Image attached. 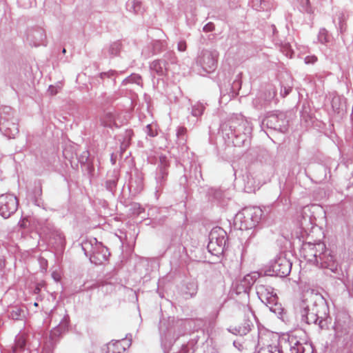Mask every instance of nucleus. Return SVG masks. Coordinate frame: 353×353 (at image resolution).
<instances>
[{
	"mask_svg": "<svg viewBox=\"0 0 353 353\" xmlns=\"http://www.w3.org/2000/svg\"><path fill=\"white\" fill-rule=\"evenodd\" d=\"M262 213L258 207L245 208L236 214L234 224L241 230L251 229L259 222Z\"/></svg>",
	"mask_w": 353,
	"mask_h": 353,
	"instance_id": "1",
	"label": "nucleus"
},
{
	"mask_svg": "<svg viewBox=\"0 0 353 353\" xmlns=\"http://www.w3.org/2000/svg\"><path fill=\"white\" fill-rule=\"evenodd\" d=\"M18 208L17 198L11 194L0 196V214L5 219L11 216Z\"/></svg>",
	"mask_w": 353,
	"mask_h": 353,
	"instance_id": "2",
	"label": "nucleus"
},
{
	"mask_svg": "<svg viewBox=\"0 0 353 353\" xmlns=\"http://www.w3.org/2000/svg\"><path fill=\"white\" fill-rule=\"evenodd\" d=\"M225 245V232L219 228L213 230L210 235V242L208 245V250L213 254L216 255L223 252Z\"/></svg>",
	"mask_w": 353,
	"mask_h": 353,
	"instance_id": "3",
	"label": "nucleus"
},
{
	"mask_svg": "<svg viewBox=\"0 0 353 353\" xmlns=\"http://www.w3.org/2000/svg\"><path fill=\"white\" fill-rule=\"evenodd\" d=\"M128 345V341L125 339L111 341L103 350H105V353H123Z\"/></svg>",
	"mask_w": 353,
	"mask_h": 353,
	"instance_id": "4",
	"label": "nucleus"
},
{
	"mask_svg": "<svg viewBox=\"0 0 353 353\" xmlns=\"http://www.w3.org/2000/svg\"><path fill=\"white\" fill-rule=\"evenodd\" d=\"M274 271L280 276H285L290 272V265L285 259H279L273 266Z\"/></svg>",
	"mask_w": 353,
	"mask_h": 353,
	"instance_id": "5",
	"label": "nucleus"
},
{
	"mask_svg": "<svg viewBox=\"0 0 353 353\" xmlns=\"http://www.w3.org/2000/svg\"><path fill=\"white\" fill-rule=\"evenodd\" d=\"M202 65L208 72L213 71L216 66V59L211 54H206L203 57Z\"/></svg>",
	"mask_w": 353,
	"mask_h": 353,
	"instance_id": "6",
	"label": "nucleus"
},
{
	"mask_svg": "<svg viewBox=\"0 0 353 353\" xmlns=\"http://www.w3.org/2000/svg\"><path fill=\"white\" fill-rule=\"evenodd\" d=\"M26 340L23 335H21L18 337L16 344L15 349H23L26 345Z\"/></svg>",
	"mask_w": 353,
	"mask_h": 353,
	"instance_id": "7",
	"label": "nucleus"
},
{
	"mask_svg": "<svg viewBox=\"0 0 353 353\" xmlns=\"http://www.w3.org/2000/svg\"><path fill=\"white\" fill-rule=\"evenodd\" d=\"M319 40L322 43L328 42V39L327 38V32L325 30L320 31L319 34Z\"/></svg>",
	"mask_w": 353,
	"mask_h": 353,
	"instance_id": "8",
	"label": "nucleus"
},
{
	"mask_svg": "<svg viewBox=\"0 0 353 353\" xmlns=\"http://www.w3.org/2000/svg\"><path fill=\"white\" fill-rule=\"evenodd\" d=\"M178 50L180 52H184L187 48V44L185 41H181L178 43Z\"/></svg>",
	"mask_w": 353,
	"mask_h": 353,
	"instance_id": "9",
	"label": "nucleus"
},
{
	"mask_svg": "<svg viewBox=\"0 0 353 353\" xmlns=\"http://www.w3.org/2000/svg\"><path fill=\"white\" fill-rule=\"evenodd\" d=\"M317 61V58L315 56H307L305 58V63H314Z\"/></svg>",
	"mask_w": 353,
	"mask_h": 353,
	"instance_id": "10",
	"label": "nucleus"
},
{
	"mask_svg": "<svg viewBox=\"0 0 353 353\" xmlns=\"http://www.w3.org/2000/svg\"><path fill=\"white\" fill-rule=\"evenodd\" d=\"M21 310L19 309H17L14 311H12L10 314L11 317L13 319H19V316H21Z\"/></svg>",
	"mask_w": 353,
	"mask_h": 353,
	"instance_id": "11",
	"label": "nucleus"
},
{
	"mask_svg": "<svg viewBox=\"0 0 353 353\" xmlns=\"http://www.w3.org/2000/svg\"><path fill=\"white\" fill-rule=\"evenodd\" d=\"M52 276L56 281H60L61 279V274L58 271H54L52 273Z\"/></svg>",
	"mask_w": 353,
	"mask_h": 353,
	"instance_id": "12",
	"label": "nucleus"
},
{
	"mask_svg": "<svg viewBox=\"0 0 353 353\" xmlns=\"http://www.w3.org/2000/svg\"><path fill=\"white\" fill-rule=\"evenodd\" d=\"M214 29V25L213 23H208L207 25H205L203 28V30L205 32H210L212 31V30Z\"/></svg>",
	"mask_w": 353,
	"mask_h": 353,
	"instance_id": "13",
	"label": "nucleus"
},
{
	"mask_svg": "<svg viewBox=\"0 0 353 353\" xmlns=\"http://www.w3.org/2000/svg\"><path fill=\"white\" fill-rule=\"evenodd\" d=\"M48 91L52 95H54L58 92L57 88L52 85L50 86Z\"/></svg>",
	"mask_w": 353,
	"mask_h": 353,
	"instance_id": "14",
	"label": "nucleus"
},
{
	"mask_svg": "<svg viewBox=\"0 0 353 353\" xmlns=\"http://www.w3.org/2000/svg\"><path fill=\"white\" fill-rule=\"evenodd\" d=\"M269 353H281V352L276 347H274L269 351Z\"/></svg>",
	"mask_w": 353,
	"mask_h": 353,
	"instance_id": "15",
	"label": "nucleus"
},
{
	"mask_svg": "<svg viewBox=\"0 0 353 353\" xmlns=\"http://www.w3.org/2000/svg\"><path fill=\"white\" fill-rule=\"evenodd\" d=\"M295 345H297V350L296 351V353H302L301 348L302 347L301 344L299 343H295Z\"/></svg>",
	"mask_w": 353,
	"mask_h": 353,
	"instance_id": "16",
	"label": "nucleus"
},
{
	"mask_svg": "<svg viewBox=\"0 0 353 353\" xmlns=\"http://www.w3.org/2000/svg\"><path fill=\"white\" fill-rule=\"evenodd\" d=\"M20 226L21 228H26V220L23 219L21 223H20Z\"/></svg>",
	"mask_w": 353,
	"mask_h": 353,
	"instance_id": "17",
	"label": "nucleus"
},
{
	"mask_svg": "<svg viewBox=\"0 0 353 353\" xmlns=\"http://www.w3.org/2000/svg\"><path fill=\"white\" fill-rule=\"evenodd\" d=\"M291 89H285L284 96H286L290 92Z\"/></svg>",
	"mask_w": 353,
	"mask_h": 353,
	"instance_id": "18",
	"label": "nucleus"
},
{
	"mask_svg": "<svg viewBox=\"0 0 353 353\" xmlns=\"http://www.w3.org/2000/svg\"><path fill=\"white\" fill-rule=\"evenodd\" d=\"M308 248L312 251V252H314V248L313 246L308 245Z\"/></svg>",
	"mask_w": 353,
	"mask_h": 353,
	"instance_id": "19",
	"label": "nucleus"
},
{
	"mask_svg": "<svg viewBox=\"0 0 353 353\" xmlns=\"http://www.w3.org/2000/svg\"><path fill=\"white\" fill-rule=\"evenodd\" d=\"M321 266L323 268H328V265H327V264L326 265L325 264H321Z\"/></svg>",
	"mask_w": 353,
	"mask_h": 353,
	"instance_id": "20",
	"label": "nucleus"
},
{
	"mask_svg": "<svg viewBox=\"0 0 353 353\" xmlns=\"http://www.w3.org/2000/svg\"><path fill=\"white\" fill-rule=\"evenodd\" d=\"M63 52L65 53V49H63Z\"/></svg>",
	"mask_w": 353,
	"mask_h": 353,
	"instance_id": "21",
	"label": "nucleus"
}]
</instances>
